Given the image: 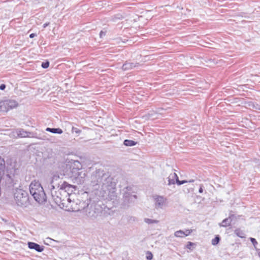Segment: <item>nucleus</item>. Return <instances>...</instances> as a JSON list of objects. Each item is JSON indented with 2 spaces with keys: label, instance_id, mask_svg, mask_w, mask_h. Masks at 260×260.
Masks as SVG:
<instances>
[{
  "label": "nucleus",
  "instance_id": "obj_1",
  "mask_svg": "<svg viewBox=\"0 0 260 260\" xmlns=\"http://www.w3.org/2000/svg\"><path fill=\"white\" fill-rule=\"evenodd\" d=\"M91 185L94 190L102 197H106L113 189L111 178L108 177L103 171L98 170L94 172L91 176Z\"/></svg>",
  "mask_w": 260,
  "mask_h": 260
},
{
  "label": "nucleus",
  "instance_id": "obj_2",
  "mask_svg": "<svg viewBox=\"0 0 260 260\" xmlns=\"http://www.w3.org/2000/svg\"><path fill=\"white\" fill-rule=\"evenodd\" d=\"M69 166L71 169L70 178L72 182L77 184L83 183L86 177V173L84 170L82 169V164L78 160H72Z\"/></svg>",
  "mask_w": 260,
  "mask_h": 260
},
{
  "label": "nucleus",
  "instance_id": "obj_3",
  "mask_svg": "<svg viewBox=\"0 0 260 260\" xmlns=\"http://www.w3.org/2000/svg\"><path fill=\"white\" fill-rule=\"evenodd\" d=\"M30 193L36 202L39 204L44 203L46 200V196L43 187L37 181L31 182L29 185Z\"/></svg>",
  "mask_w": 260,
  "mask_h": 260
},
{
  "label": "nucleus",
  "instance_id": "obj_4",
  "mask_svg": "<svg viewBox=\"0 0 260 260\" xmlns=\"http://www.w3.org/2000/svg\"><path fill=\"white\" fill-rule=\"evenodd\" d=\"M53 200L58 206L66 204L67 201L69 203L71 202V200L68 197V194L65 191L60 189V188L51 190Z\"/></svg>",
  "mask_w": 260,
  "mask_h": 260
},
{
  "label": "nucleus",
  "instance_id": "obj_5",
  "mask_svg": "<svg viewBox=\"0 0 260 260\" xmlns=\"http://www.w3.org/2000/svg\"><path fill=\"white\" fill-rule=\"evenodd\" d=\"M14 200L18 206L26 207L28 204L27 192L22 189H16L14 194Z\"/></svg>",
  "mask_w": 260,
  "mask_h": 260
},
{
  "label": "nucleus",
  "instance_id": "obj_6",
  "mask_svg": "<svg viewBox=\"0 0 260 260\" xmlns=\"http://www.w3.org/2000/svg\"><path fill=\"white\" fill-rule=\"evenodd\" d=\"M18 103L14 100H8L0 102V111L7 112L9 110L16 107Z\"/></svg>",
  "mask_w": 260,
  "mask_h": 260
},
{
  "label": "nucleus",
  "instance_id": "obj_7",
  "mask_svg": "<svg viewBox=\"0 0 260 260\" xmlns=\"http://www.w3.org/2000/svg\"><path fill=\"white\" fill-rule=\"evenodd\" d=\"M31 133L27 131H24L23 129H16L13 131H12L10 134L9 136L11 138H25L31 137Z\"/></svg>",
  "mask_w": 260,
  "mask_h": 260
},
{
  "label": "nucleus",
  "instance_id": "obj_8",
  "mask_svg": "<svg viewBox=\"0 0 260 260\" xmlns=\"http://www.w3.org/2000/svg\"><path fill=\"white\" fill-rule=\"evenodd\" d=\"M155 208L163 209L167 204V199L162 196H154L153 197Z\"/></svg>",
  "mask_w": 260,
  "mask_h": 260
},
{
  "label": "nucleus",
  "instance_id": "obj_9",
  "mask_svg": "<svg viewBox=\"0 0 260 260\" xmlns=\"http://www.w3.org/2000/svg\"><path fill=\"white\" fill-rule=\"evenodd\" d=\"M62 182L60 180L58 175H54L50 181V186L49 187L52 190L60 188L61 184Z\"/></svg>",
  "mask_w": 260,
  "mask_h": 260
},
{
  "label": "nucleus",
  "instance_id": "obj_10",
  "mask_svg": "<svg viewBox=\"0 0 260 260\" xmlns=\"http://www.w3.org/2000/svg\"><path fill=\"white\" fill-rule=\"evenodd\" d=\"M168 185L174 184L176 182L179 185L187 183L185 180L180 181L176 173H171L168 177Z\"/></svg>",
  "mask_w": 260,
  "mask_h": 260
},
{
  "label": "nucleus",
  "instance_id": "obj_11",
  "mask_svg": "<svg viewBox=\"0 0 260 260\" xmlns=\"http://www.w3.org/2000/svg\"><path fill=\"white\" fill-rule=\"evenodd\" d=\"M60 189L65 191L68 194V197L69 198L70 194L73 192L75 189V186L71 185L66 181H62L60 187Z\"/></svg>",
  "mask_w": 260,
  "mask_h": 260
},
{
  "label": "nucleus",
  "instance_id": "obj_12",
  "mask_svg": "<svg viewBox=\"0 0 260 260\" xmlns=\"http://www.w3.org/2000/svg\"><path fill=\"white\" fill-rule=\"evenodd\" d=\"M28 246L31 249H35L38 252H42L44 250V246H40L37 243L34 242H29L28 243Z\"/></svg>",
  "mask_w": 260,
  "mask_h": 260
},
{
  "label": "nucleus",
  "instance_id": "obj_13",
  "mask_svg": "<svg viewBox=\"0 0 260 260\" xmlns=\"http://www.w3.org/2000/svg\"><path fill=\"white\" fill-rule=\"evenodd\" d=\"M233 216V215H230L229 218L224 219L221 223H219V226L226 227L230 225L231 223V218Z\"/></svg>",
  "mask_w": 260,
  "mask_h": 260
},
{
  "label": "nucleus",
  "instance_id": "obj_14",
  "mask_svg": "<svg viewBox=\"0 0 260 260\" xmlns=\"http://www.w3.org/2000/svg\"><path fill=\"white\" fill-rule=\"evenodd\" d=\"M46 131L53 134H61L63 133V131L60 128H50L47 127L46 129Z\"/></svg>",
  "mask_w": 260,
  "mask_h": 260
},
{
  "label": "nucleus",
  "instance_id": "obj_15",
  "mask_svg": "<svg viewBox=\"0 0 260 260\" xmlns=\"http://www.w3.org/2000/svg\"><path fill=\"white\" fill-rule=\"evenodd\" d=\"M135 67L136 66L134 63H126L123 65L122 69L123 70H127L132 69Z\"/></svg>",
  "mask_w": 260,
  "mask_h": 260
},
{
  "label": "nucleus",
  "instance_id": "obj_16",
  "mask_svg": "<svg viewBox=\"0 0 260 260\" xmlns=\"http://www.w3.org/2000/svg\"><path fill=\"white\" fill-rule=\"evenodd\" d=\"M123 144L126 146H133L136 145L137 142L131 140H125Z\"/></svg>",
  "mask_w": 260,
  "mask_h": 260
},
{
  "label": "nucleus",
  "instance_id": "obj_17",
  "mask_svg": "<svg viewBox=\"0 0 260 260\" xmlns=\"http://www.w3.org/2000/svg\"><path fill=\"white\" fill-rule=\"evenodd\" d=\"M145 222H146L147 224H154V223H158L159 222V221L158 220L155 219H152L150 218H145L144 219Z\"/></svg>",
  "mask_w": 260,
  "mask_h": 260
},
{
  "label": "nucleus",
  "instance_id": "obj_18",
  "mask_svg": "<svg viewBox=\"0 0 260 260\" xmlns=\"http://www.w3.org/2000/svg\"><path fill=\"white\" fill-rule=\"evenodd\" d=\"M174 235L176 237L182 238L185 237L184 231L182 230L177 231L174 233Z\"/></svg>",
  "mask_w": 260,
  "mask_h": 260
},
{
  "label": "nucleus",
  "instance_id": "obj_19",
  "mask_svg": "<svg viewBox=\"0 0 260 260\" xmlns=\"http://www.w3.org/2000/svg\"><path fill=\"white\" fill-rule=\"evenodd\" d=\"M235 233L238 236V237L240 238H244L245 237V234L239 229H237L235 231Z\"/></svg>",
  "mask_w": 260,
  "mask_h": 260
},
{
  "label": "nucleus",
  "instance_id": "obj_20",
  "mask_svg": "<svg viewBox=\"0 0 260 260\" xmlns=\"http://www.w3.org/2000/svg\"><path fill=\"white\" fill-rule=\"evenodd\" d=\"M219 240H220L219 237L218 236H216L215 238L212 239V244L213 245H216L219 242Z\"/></svg>",
  "mask_w": 260,
  "mask_h": 260
},
{
  "label": "nucleus",
  "instance_id": "obj_21",
  "mask_svg": "<svg viewBox=\"0 0 260 260\" xmlns=\"http://www.w3.org/2000/svg\"><path fill=\"white\" fill-rule=\"evenodd\" d=\"M72 133H75L77 135H79L81 133V131L77 127L73 126L72 128Z\"/></svg>",
  "mask_w": 260,
  "mask_h": 260
},
{
  "label": "nucleus",
  "instance_id": "obj_22",
  "mask_svg": "<svg viewBox=\"0 0 260 260\" xmlns=\"http://www.w3.org/2000/svg\"><path fill=\"white\" fill-rule=\"evenodd\" d=\"M249 239L253 244L254 248H256V246L257 245V242L256 241V240L253 238H250Z\"/></svg>",
  "mask_w": 260,
  "mask_h": 260
},
{
  "label": "nucleus",
  "instance_id": "obj_23",
  "mask_svg": "<svg viewBox=\"0 0 260 260\" xmlns=\"http://www.w3.org/2000/svg\"><path fill=\"white\" fill-rule=\"evenodd\" d=\"M49 66V61H46L42 62L41 66L44 69H47L48 68Z\"/></svg>",
  "mask_w": 260,
  "mask_h": 260
},
{
  "label": "nucleus",
  "instance_id": "obj_24",
  "mask_svg": "<svg viewBox=\"0 0 260 260\" xmlns=\"http://www.w3.org/2000/svg\"><path fill=\"white\" fill-rule=\"evenodd\" d=\"M193 245H194V244L191 242H187V244L186 246V247L187 248V249H189L191 250H192V249H191V247L192 246H193Z\"/></svg>",
  "mask_w": 260,
  "mask_h": 260
},
{
  "label": "nucleus",
  "instance_id": "obj_25",
  "mask_svg": "<svg viewBox=\"0 0 260 260\" xmlns=\"http://www.w3.org/2000/svg\"><path fill=\"white\" fill-rule=\"evenodd\" d=\"M147 256H146L147 259H148V260H151L152 258V257H153V255L151 253V252H149V251H148L147 252Z\"/></svg>",
  "mask_w": 260,
  "mask_h": 260
},
{
  "label": "nucleus",
  "instance_id": "obj_26",
  "mask_svg": "<svg viewBox=\"0 0 260 260\" xmlns=\"http://www.w3.org/2000/svg\"><path fill=\"white\" fill-rule=\"evenodd\" d=\"M191 232V230H186L185 231H184L185 237L188 236Z\"/></svg>",
  "mask_w": 260,
  "mask_h": 260
},
{
  "label": "nucleus",
  "instance_id": "obj_27",
  "mask_svg": "<svg viewBox=\"0 0 260 260\" xmlns=\"http://www.w3.org/2000/svg\"><path fill=\"white\" fill-rule=\"evenodd\" d=\"M203 184H201L200 185V188H199V192L200 193H201L203 192Z\"/></svg>",
  "mask_w": 260,
  "mask_h": 260
},
{
  "label": "nucleus",
  "instance_id": "obj_28",
  "mask_svg": "<svg viewBox=\"0 0 260 260\" xmlns=\"http://www.w3.org/2000/svg\"><path fill=\"white\" fill-rule=\"evenodd\" d=\"M37 36V35L36 34H31L30 35H29V37L30 38H34L35 37Z\"/></svg>",
  "mask_w": 260,
  "mask_h": 260
},
{
  "label": "nucleus",
  "instance_id": "obj_29",
  "mask_svg": "<svg viewBox=\"0 0 260 260\" xmlns=\"http://www.w3.org/2000/svg\"><path fill=\"white\" fill-rule=\"evenodd\" d=\"M6 88V85L5 84H2L0 86V89L2 90H4Z\"/></svg>",
  "mask_w": 260,
  "mask_h": 260
},
{
  "label": "nucleus",
  "instance_id": "obj_30",
  "mask_svg": "<svg viewBox=\"0 0 260 260\" xmlns=\"http://www.w3.org/2000/svg\"><path fill=\"white\" fill-rule=\"evenodd\" d=\"M100 37H102L103 36H105V32H104L103 31H101L100 32Z\"/></svg>",
  "mask_w": 260,
  "mask_h": 260
},
{
  "label": "nucleus",
  "instance_id": "obj_31",
  "mask_svg": "<svg viewBox=\"0 0 260 260\" xmlns=\"http://www.w3.org/2000/svg\"><path fill=\"white\" fill-rule=\"evenodd\" d=\"M49 24V22L45 23L43 24V28L46 27L47 26H48Z\"/></svg>",
  "mask_w": 260,
  "mask_h": 260
},
{
  "label": "nucleus",
  "instance_id": "obj_32",
  "mask_svg": "<svg viewBox=\"0 0 260 260\" xmlns=\"http://www.w3.org/2000/svg\"><path fill=\"white\" fill-rule=\"evenodd\" d=\"M187 181V182H193L194 181V180L193 179H190L189 180H186Z\"/></svg>",
  "mask_w": 260,
  "mask_h": 260
},
{
  "label": "nucleus",
  "instance_id": "obj_33",
  "mask_svg": "<svg viewBox=\"0 0 260 260\" xmlns=\"http://www.w3.org/2000/svg\"><path fill=\"white\" fill-rule=\"evenodd\" d=\"M89 216H90V215H89ZM90 217H95V216H94L93 215H92V216H90Z\"/></svg>",
  "mask_w": 260,
  "mask_h": 260
}]
</instances>
